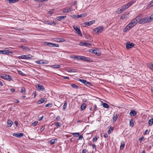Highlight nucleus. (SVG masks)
Instances as JSON below:
<instances>
[{
    "label": "nucleus",
    "mask_w": 153,
    "mask_h": 153,
    "mask_svg": "<svg viewBox=\"0 0 153 153\" xmlns=\"http://www.w3.org/2000/svg\"><path fill=\"white\" fill-rule=\"evenodd\" d=\"M82 138H83V137L82 135L79 136V138H78V139L79 140H81L82 139Z\"/></svg>",
    "instance_id": "nucleus-60"
},
{
    "label": "nucleus",
    "mask_w": 153,
    "mask_h": 153,
    "mask_svg": "<svg viewBox=\"0 0 153 153\" xmlns=\"http://www.w3.org/2000/svg\"><path fill=\"white\" fill-rule=\"evenodd\" d=\"M78 81L83 84H84L85 85L86 84V82H87V81L86 80H84V79H79L78 80Z\"/></svg>",
    "instance_id": "nucleus-33"
},
{
    "label": "nucleus",
    "mask_w": 153,
    "mask_h": 153,
    "mask_svg": "<svg viewBox=\"0 0 153 153\" xmlns=\"http://www.w3.org/2000/svg\"><path fill=\"white\" fill-rule=\"evenodd\" d=\"M23 134L22 133H17L13 134V135L16 137H21L23 135Z\"/></svg>",
    "instance_id": "nucleus-10"
},
{
    "label": "nucleus",
    "mask_w": 153,
    "mask_h": 153,
    "mask_svg": "<svg viewBox=\"0 0 153 153\" xmlns=\"http://www.w3.org/2000/svg\"><path fill=\"white\" fill-rule=\"evenodd\" d=\"M71 7H65L63 9L62 12L65 13H68L71 11Z\"/></svg>",
    "instance_id": "nucleus-9"
},
{
    "label": "nucleus",
    "mask_w": 153,
    "mask_h": 153,
    "mask_svg": "<svg viewBox=\"0 0 153 153\" xmlns=\"http://www.w3.org/2000/svg\"><path fill=\"white\" fill-rule=\"evenodd\" d=\"M86 150L85 149H83L82 152V153H86Z\"/></svg>",
    "instance_id": "nucleus-61"
},
{
    "label": "nucleus",
    "mask_w": 153,
    "mask_h": 153,
    "mask_svg": "<svg viewBox=\"0 0 153 153\" xmlns=\"http://www.w3.org/2000/svg\"><path fill=\"white\" fill-rule=\"evenodd\" d=\"M131 28H132L130 26V25L129 24L126 27L125 29L124 30V31H126V30H125V29H126L127 30H129Z\"/></svg>",
    "instance_id": "nucleus-30"
},
{
    "label": "nucleus",
    "mask_w": 153,
    "mask_h": 153,
    "mask_svg": "<svg viewBox=\"0 0 153 153\" xmlns=\"http://www.w3.org/2000/svg\"><path fill=\"white\" fill-rule=\"evenodd\" d=\"M113 129H114L113 127H112L111 126L109 130L108 131V134H110L111 132H112Z\"/></svg>",
    "instance_id": "nucleus-34"
},
{
    "label": "nucleus",
    "mask_w": 153,
    "mask_h": 153,
    "mask_svg": "<svg viewBox=\"0 0 153 153\" xmlns=\"http://www.w3.org/2000/svg\"><path fill=\"white\" fill-rule=\"evenodd\" d=\"M134 121L133 119H131L130 121V126L133 127L134 126Z\"/></svg>",
    "instance_id": "nucleus-36"
},
{
    "label": "nucleus",
    "mask_w": 153,
    "mask_h": 153,
    "mask_svg": "<svg viewBox=\"0 0 153 153\" xmlns=\"http://www.w3.org/2000/svg\"><path fill=\"white\" fill-rule=\"evenodd\" d=\"M97 137H95L93 139V141L94 142H95L97 141Z\"/></svg>",
    "instance_id": "nucleus-48"
},
{
    "label": "nucleus",
    "mask_w": 153,
    "mask_h": 153,
    "mask_svg": "<svg viewBox=\"0 0 153 153\" xmlns=\"http://www.w3.org/2000/svg\"><path fill=\"white\" fill-rule=\"evenodd\" d=\"M51 67L53 68H59L61 67V66L59 65H54L51 66Z\"/></svg>",
    "instance_id": "nucleus-25"
},
{
    "label": "nucleus",
    "mask_w": 153,
    "mask_h": 153,
    "mask_svg": "<svg viewBox=\"0 0 153 153\" xmlns=\"http://www.w3.org/2000/svg\"><path fill=\"white\" fill-rule=\"evenodd\" d=\"M55 125L57 126V127H60L61 126L60 124V123L59 122H57L55 123Z\"/></svg>",
    "instance_id": "nucleus-49"
},
{
    "label": "nucleus",
    "mask_w": 153,
    "mask_h": 153,
    "mask_svg": "<svg viewBox=\"0 0 153 153\" xmlns=\"http://www.w3.org/2000/svg\"><path fill=\"white\" fill-rule=\"evenodd\" d=\"M18 73H19V74H20L22 76H23L24 74L21 71H18Z\"/></svg>",
    "instance_id": "nucleus-52"
},
{
    "label": "nucleus",
    "mask_w": 153,
    "mask_h": 153,
    "mask_svg": "<svg viewBox=\"0 0 153 153\" xmlns=\"http://www.w3.org/2000/svg\"><path fill=\"white\" fill-rule=\"evenodd\" d=\"M85 85L89 87L91 86L92 85V84L90 82H86Z\"/></svg>",
    "instance_id": "nucleus-42"
},
{
    "label": "nucleus",
    "mask_w": 153,
    "mask_h": 153,
    "mask_svg": "<svg viewBox=\"0 0 153 153\" xmlns=\"http://www.w3.org/2000/svg\"><path fill=\"white\" fill-rule=\"evenodd\" d=\"M139 19V17H137L135 19L132 20L131 22L129 24L130 25V26L132 27L134 26L138 22V20Z\"/></svg>",
    "instance_id": "nucleus-2"
},
{
    "label": "nucleus",
    "mask_w": 153,
    "mask_h": 153,
    "mask_svg": "<svg viewBox=\"0 0 153 153\" xmlns=\"http://www.w3.org/2000/svg\"><path fill=\"white\" fill-rule=\"evenodd\" d=\"M73 28L76 31V33L78 34L79 36H82L81 31L79 28H78L77 27L74 26L73 27Z\"/></svg>",
    "instance_id": "nucleus-7"
},
{
    "label": "nucleus",
    "mask_w": 153,
    "mask_h": 153,
    "mask_svg": "<svg viewBox=\"0 0 153 153\" xmlns=\"http://www.w3.org/2000/svg\"><path fill=\"white\" fill-rule=\"evenodd\" d=\"M10 91L11 92H13L15 91V90L14 88H11L10 89Z\"/></svg>",
    "instance_id": "nucleus-59"
},
{
    "label": "nucleus",
    "mask_w": 153,
    "mask_h": 153,
    "mask_svg": "<svg viewBox=\"0 0 153 153\" xmlns=\"http://www.w3.org/2000/svg\"><path fill=\"white\" fill-rule=\"evenodd\" d=\"M38 123V121H35L32 124V125H33L34 126H35Z\"/></svg>",
    "instance_id": "nucleus-54"
},
{
    "label": "nucleus",
    "mask_w": 153,
    "mask_h": 153,
    "mask_svg": "<svg viewBox=\"0 0 153 153\" xmlns=\"http://www.w3.org/2000/svg\"><path fill=\"white\" fill-rule=\"evenodd\" d=\"M139 17V19L138 20V22L139 24H144L147 23L149 22H150L151 21L150 20L148 16L143 18V19H140V16H138Z\"/></svg>",
    "instance_id": "nucleus-1"
},
{
    "label": "nucleus",
    "mask_w": 153,
    "mask_h": 153,
    "mask_svg": "<svg viewBox=\"0 0 153 153\" xmlns=\"http://www.w3.org/2000/svg\"><path fill=\"white\" fill-rule=\"evenodd\" d=\"M46 23L47 24H48V25H52V22H51V21H47L46 22Z\"/></svg>",
    "instance_id": "nucleus-53"
},
{
    "label": "nucleus",
    "mask_w": 153,
    "mask_h": 153,
    "mask_svg": "<svg viewBox=\"0 0 153 153\" xmlns=\"http://www.w3.org/2000/svg\"><path fill=\"white\" fill-rule=\"evenodd\" d=\"M14 124L16 125V126H17L18 125V122L17 121H15L14 122Z\"/></svg>",
    "instance_id": "nucleus-64"
},
{
    "label": "nucleus",
    "mask_w": 153,
    "mask_h": 153,
    "mask_svg": "<svg viewBox=\"0 0 153 153\" xmlns=\"http://www.w3.org/2000/svg\"><path fill=\"white\" fill-rule=\"evenodd\" d=\"M46 45H49V46L50 47H58L59 46V45L53 43L48 42H46Z\"/></svg>",
    "instance_id": "nucleus-8"
},
{
    "label": "nucleus",
    "mask_w": 153,
    "mask_h": 153,
    "mask_svg": "<svg viewBox=\"0 0 153 153\" xmlns=\"http://www.w3.org/2000/svg\"><path fill=\"white\" fill-rule=\"evenodd\" d=\"M136 111L134 110H131L130 111V115L131 116H134L136 115Z\"/></svg>",
    "instance_id": "nucleus-18"
},
{
    "label": "nucleus",
    "mask_w": 153,
    "mask_h": 153,
    "mask_svg": "<svg viewBox=\"0 0 153 153\" xmlns=\"http://www.w3.org/2000/svg\"><path fill=\"white\" fill-rule=\"evenodd\" d=\"M92 51V53L97 56H99L100 55V53L98 52V49H95L94 50L91 49Z\"/></svg>",
    "instance_id": "nucleus-15"
},
{
    "label": "nucleus",
    "mask_w": 153,
    "mask_h": 153,
    "mask_svg": "<svg viewBox=\"0 0 153 153\" xmlns=\"http://www.w3.org/2000/svg\"><path fill=\"white\" fill-rule=\"evenodd\" d=\"M1 77L2 78L4 79L7 80L9 81H10L12 79L11 76L8 75H3L1 76Z\"/></svg>",
    "instance_id": "nucleus-6"
},
{
    "label": "nucleus",
    "mask_w": 153,
    "mask_h": 153,
    "mask_svg": "<svg viewBox=\"0 0 153 153\" xmlns=\"http://www.w3.org/2000/svg\"><path fill=\"white\" fill-rule=\"evenodd\" d=\"M38 88L39 90L43 91L45 89L44 87L42 85H38Z\"/></svg>",
    "instance_id": "nucleus-22"
},
{
    "label": "nucleus",
    "mask_w": 153,
    "mask_h": 153,
    "mask_svg": "<svg viewBox=\"0 0 153 153\" xmlns=\"http://www.w3.org/2000/svg\"><path fill=\"white\" fill-rule=\"evenodd\" d=\"M60 116H58L56 117V119H55V120H59L60 119Z\"/></svg>",
    "instance_id": "nucleus-57"
},
{
    "label": "nucleus",
    "mask_w": 153,
    "mask_h": 153,
    "mask_svg": "<svg viewBox=\"0 0 153 153\" xmlns=\"http://www.w3.org/2000/svg\"><path fill=\"white\" fill-rule=\"evenodd\" d=\"M48 63V61L47 60H45V62H43L41 63V64H47Z\"/></svg>",
    "instance_id": "nucleus-51"
},
{
    "label": "nucleus",
    "mask_w": 153,
    "mask_h": 153,
    "mask_svg": "<svg viewBox=\"0 0 153 153\" xmlns=\"http://www.w3.org/2000/svg\"><path fill=\"white\" fill-rule=\"evenodd\" d=\"M84 56H77V59L78 60H83Z\"/></svg>",
    "instance_id": "nucleus-45"
},
{
    "label": "nucleus",
    "mask_w": 153,
    "mask_h": 153,
    "mask_svg": "<svg viewBox=\"0 0 153 153\" xmlns=\"http://www.w3.org/2000/svg\"><path fill=\"white\" fill-rule=\"evenodd\" d=\"M127 7L125 5L122 7L121 9L120 10V12L119 13H121L124 11L126 9H128Z\"/></svg>",
    "instance_id": "nucleus-12"
},
{
    "label": "nucleus",
    "mask_w": 153,
    "mask_h": 153,
    "mask_svg": "<svg viewBox=\"0 0 153 153\" xmlns=\"http://www.w3.org/2000/svg\"><path fill=\"white\" fill-rule=\"evenodd\" d=\"M83 45H84V46H85L86 47H88L89 46H91V44H90V43L86 42H84V43L83 44Z\"/></svg>",
    "instance_id": "nucleus-40"
},
{
    "label": "nucleus",
    "mask_w": 153,
    "mask_h": 153,
    "mask_svg": "<svg viewBox=\"0 0 153 153\" xmlns=\"http://www.w3.org/2000/svg\"><path fill=\"white\" fill-rule=\"evenodd\" d=\"M54 10L55 9H51V10L49 11L48 12V14L50 15H49V16H51Z\"/></svg>",
    "instance_id": "nucleus-37"
},
{
    "label": "nucleus",
    "mask_w": 153,
    "mask_h": 153,
    "mask_svg": "<svg viewBox=\"0 0 153 153\" xmlns=\"http://www.w3.org/2000/svg\"><path fill=\"white\" fill-rule=\"evenodd\" d=\"M19 47L20 48H22V49L24 50H25L27 51H30V49L29 48L25 46L22 45L21 46H20Z\"/></svg>",
    "instance_id": "nucleus-17"
},
{
    "label": "nucleus",
    "mask_w": 153,
    "mask_h": 153,
    "mask_svg": "<svg viewBox=\"0 0 153 153\" xmlns=\"http://www.w3.org/2000/svg\"><path fill=\"white\" fill-rule=\"evenodd\" d=\"M95 22V21L94 20H93L90 21L85 22L84 23V24L86 26L87 25L88 26L92 25Z\"/></svg>",
    "instance_id": "nucleus-11"
},
{
    "label": "nucleus",
    "mask_w": 153,
    "mask_h": 153,
    "mask_svg": "<svg viewBox=\"0 0 153 153\" xmlns=\"http://www.w3.org/2000/svg\"><path fill=\"white\" fill-rule=\"evenodd\" d=\"M45 102V100L43 98H42L40 100L38 101V104H40L44 103Z\"/></svg>",
    "instance_id": "nucleus-31"
},
{
    "label": "nucleus",
    "mask_w": 153,
    "mask_h": 153,
    "mask_svg": "<svg viewBox=\"0 0 153 153\" xmlns=\"http://www.w3.org/2000/svg\"><path fill=\"white\" fill-rule=\"evenodd\" d=\"M103 137L105 138H107L108 137V135L107 134H104L103 135Z\"/></svg>",
    "instance_id": "nucleus-63"
},
{
    "label": "nucleus",
    "mask_w": 153,
    "mask_h": 153,
    "mask_svg": "<svg viewBox=\"0 0 153 153\" xmlns=\"http://www.w3.org/2000/svg\"><path fill=\"white\" fill-rule=\"evenodd\" d=\"M33 56L31 54H29L27 55H25L19 56L18 58L19 59H31Z\"/></svg>",
    "instance_id": "nucleus-3"
},
{
    "label": "nucleus",
    "mask_w": 153,
    "mask_h": 153,
    "mask_svg": "<svg viewBox=\"0 0 153 153\" xmlns=\"http://www.w3.org/2000/svg\"><path fill=\"white\" fill-rule=\"evenodd\" d=\"M10 4L13 3L18 2L19 0H6Z\"/></svg>",
    "instance_id": "nucleus-23"
},
{
    "label": "nucleus",
    "mask_w": 153,
    "mask_h": 153,
    "mask_svg": "<svg viewBox=\"0 0 153 153\" xmlns=\"http://www.w3.org/2000/svg\"><path fill=\"white\" fill-rule=\"evenodd\" d=\"M103 28L104 27L103 26H101L95 28L94 29V30L96 33L99 34L102 32L103 29Z\"/></svg>",
    "instance_id": "nucleus-4"
},
{
    "label": "nucleus",
    "mask_w": 153,
    "mask_h": 153,
    "mask_svg": "<svg viewBox=\"0 0 153 153\" xmlns=\"http://www.w3.org/2000/svg\"><path fill=\"white\" fill-rule=\"evenodd\" d=\"M83 60L88 62H91V61L92 60L89 58L84 56Z\"/></svg>",
    "instance_id": "nucleus-20"
},
{
    "label": "nucleus",
    "mask_w": 153,
    "mask_h": 153,
    "mask_svg": "<svg viewBox=\"0 0 153 153\" xmlns=\"http://www.w3.org/2000/svg\"><path fill=\"white\" fill-rule=\"evenodd\" d=\"M67 102H65L64 103V105L63 106V109L65 110L66 107H67Z\"/></svg>",
    "instance_id": "nucleus-47"
},
{
    "label": "nucleus",
    "mask_w": 153,
    "mask_h": 153,
    "mask_svg": "<svg viewBox=\"0 0 153 153\" xmlns=\"http://www.w3.org/2000/svg\"><path fill=\"white\" fill-rule=\"evenodd\" d=\"M72 134L74 137H78L79 135V133H73Z\"/></svg>",
    "instance_id": "nucleus-43"
},
{
    "label": "nucleus",
    "mask_w": 153,
    "mask_h": 153,
    "mask_svg": "<svg viewBox=\"0 0 153 153\" xmlns=\"http://www.w3.org/2000/svg\"><path fill=\"white\" fill-rule=\"evenodd\" d=\"M20 41L22 42H27V40L24 38H21L20 39Z\"/></svg>",
    "instance_id": "nucleus-44"
},
{
    "label": "nucleus",
    "mask_w": 153,
    "mask_h": 153,
    "mask_svg": "<svg viewBox=\"0 0 153 153\" xmlns=\"http://www.w3.org/2000/svg\"><path fill=\"white\" fill-rule=\"evenodd\" d=\"M128 17L126 14H123L121 16L120 19H126Z\"/></svg>",
    "instance_id": "nucleus-28"
},
{
    "label": "nucleus",
    "mask_w": 153,
    "mask_h": 153,
    "mask_svg": "<svg viewBox=\"0 0 153 153\" xmlns=\"http://www.w3.org/2000/svg\"><path fill=\"white\" fill-rule=\"evenodd\" d=\"M118 118V116L117 114H115V115L114 116V117L113 118V121L114 122H115L117 120V118Z\"/></svg>",
    "instance_id": "nucleus-38"
},
{
    "label": "nucleus",
    "mask_w": 153,
    "mask_h": 153,
    "mask_svg": "<svg viewBox=\"0 0 153 153\" xmlns=\"http://www.w3.org/2000/svg\"><path fill=\"white\" fill-rule=\"evenodd\" d=\"M134 44L132 43H130V42H128L126 43V48L127 49H129L132 48L134 46Z\"/></svg>",
    "instance_id": "nucleus-5"
},
{
    "label": "nucleus",
    "mask_w": 153,
    "mask_h": 153,
    "mask_svg": "<svg viewBox=\"0 0 153 153\" xmlns=\"http://www.w3.org/2000/svg\"><path fill=\"white\" fill-rule=\"evenodd\" d=\"M144 138V137L143 136H142V137L139 138V140L140 141V142H141Z\"/></svg>",
    "instance_id": "nucleus-55"
},
{
    "label": "nucleus",
    "mask_w": 153,
    "mask_h": 153,
    "mask_svg": "<svg viewBox=\"0 0 153 153\" xmlns=\"http://www.w3.org/2000/svg\"><path fill=\"white\" fill-rule=\"evenodd\" d=\"M148 124L149 126H151L153 124V118L149 120L148 121Z\"/></svg>",
    "instance_id": "nucleus-27"
},
{
    "label": "nucleus",
    "mask_w": 153,
    "mask_h": 153,
    "mask_svg": "<svg viewBox=\"0 0 153 153\" xmlns=\"http://www.w3.org/2000/svg\"><path fill=\"white\" fill-rule=\"evenodd\" d=\"M86 105L85 103H83L82 104L81 106V109L82 111L84 110L86 108Z\"/></svg>",
    "instance_id": "nucleus-29"
},
{
    "label": "nucleus",
    "mask_w": 153,
    "mask_h": 153,
    "mask_svg": "<svg viewBox=\"0 0 153 153\" xmlns=\"http://www.w3.org/2000/svg\"><path fill=\"white\" fill-rule=\"evenodd\" d=\"M13 124L12 121L10 120H8L7 122V126L8 127H11Z\"/></svg>",
    "instance_id": "nucleus-21"
},
{
    "label": "nucleus",
    "mask_w": 153,
    "mask_h": 153,
    "mask_svg": "<svg viewBox=\"0 0 153 153\" xmlns=\"http://www.w3.org/2000/svg\"><path fill=\"white\" fill-rule=\"evenodd\" d=\"M78 15H73V18H78Z\"/></svg>",
    "instance_id": "nucleus-56"
},
{
    "label": "nucleus",
    "mask_w": 153,
    "mask_h": 153,
    "mask_svg": "<svg viewBox=\"0 0 153 153\" xmlns=\"http://www.w3.org/2000/svg\"><path fill=\"white\" fill-rule=\"evenodd\" d=\"M135 2V1L134 0H132L128 3L126 4V5L127 7L128 8L131 6Z\"/></svg>",
    "instance_id": "nucleus-13"
},
{
    "label": "nucleus",
    "mask_w": 153,
    "mask_h": 153,
    "mask_svg": "<svg viewBox=\"0 0 153 153\" xmlns=\"http://www.w3.org/2000/svg\"><path fill=\"white\" fill-rule=\"evenodd\" d=\"M83 16V14H81L79 15H78V18H80V17H82Z\"/></svg>",
    "instance_id": "nucleus-62"
},
{
    "label": "nucleus",
    "mask_w": 153,
    "mask_h": 153,
    "mask_svg": "<svg viewBox=\"0 0 153 153\" xmlns=\"http://www.w3.org/2000/svg\"><path fill=\"white\" fill-rule=\"evenodd\" d=\"M56 41L57 42H64L65 41V40L64 39L58 38L56 39Z\"/></svg>",
    "instance_id": "nucleus-24"
},
{
    "label": "nucleus",
    "mask_w": 153,
    "mask_h": 153,
    "mask_svg": "<svg viewBox=\"0 0 153 153\" xmlns=\"http://www.w3.org/2000/svg\"><path fill=\"white\" fill-rule=\"evenodd\" d=\"M147 66L150 70L153 71V64L151 63H149L147 64Z\"/></svg>",
    "instance_id": "nucleus-14"
},
{
    "label": "nucleus",
    "mask_w": 153,
    "mask_h": 153,
    "mask_svg": "<svg viewBox=\"0 0 153 153\" xmlns=\"http://www.w3.org/2000/svg\"><path fill=\"white\" fill-rule=\"evenodd\" d=\"M103 106L104 107L106 108H109L108 105L105 103H103Z\"/></svg>",
    "instance_id": "nucleus-41"
},
{
    "label": "nucleus",
    "mask_w": 153,
    "mask_h": 153,
    "mask_svg": "<svg viewBox=\"0 0 153 153\" xmlns=\"http://www.w3.org/2000/svg\"><path fill=\"white\" fill-rule=\"evenodd\" d=\"M71 85L73 88L76 89L78 88L79 87L78 86L75 84H72Z\"/></svg>",
    "instance_id": "nucleus-35"
},
{
    "label": "nucleus",
    "mask_w": 153,
    "mask_h": 153,
    "mask_svg": "<svg viewBox=\"0 0 153 153\" xmlns=\"http://www.w3.org/2000/svg\"><path fill=\"white\" fill-rule=\"evenodd\" d=\"M66 17V16H58L56 18L57 20L58 21H60L61 20H63L65 19Z\"/></svg>",
    "instance_id": "nucleus-16"
},
{
    "label": "nucleus",
    "mask_w": 153,
    "mask_h": 153,
    "mask_svg": "<svg viewBox=\"0 0 153 153\" xmlns=\"http://www.w3.org/2000/svg\"><path fill=\"white\" fill-rule=\"evenodd\" d=\"M57 139H52L51 140L50 142V143L51 144H54V143H55V140H56Z\"/></svg>",
    "instance_id": "nucleus-46"
},
{
    "label": "nucleus",
    "mask_w": 153,
    "mask_h": 153,
    "mask_svg": "<svg viewBox=\"0 0 153 153\" xmlns=\"http://www.w3.org/2000/svg\"><path fill=\"white\" fill-rule=\"evenodd\" d=\"M125 143L124 142H122L121 143V145L120 146V149H122L124 147Z\"/></svg>",
    "instance_id": "nucleus-32"
},
{
    "label": "nucleus",
    "mask_w": 153,
    "mask_h": 153,
    "mask_svg": "<svg viewBox=\"0 0 153 153\" xmlns=\"http://www.w3.org/2000/svg\"><path fill=\"white\" fill-rule=\"evenodd\" d=\"M149 18V19L151 21V20H153V14H152L151 16H148Z\"/></svg>",
    "instance_id": "nucleus-50"
},
{
    "label": "nucleus",
    "mask_w": 153,
    "mask_h": 153,
    "mask_svg": "<svg viewBox=\"0 0 153 153\" xmlns=\"http://www.w3.org/2000/svg\"><path fill=\"white\" fill-rule=\"evenodd\" d=\"M67 71L69 72H76V70L74 69H70L69 70H67Z\"/></svg>",
    "instance_id": "nucleus-26"
},
{
    "label": "nucleus",
    "mask_w": 153,
    "mask_h": 153,
    "mask_svg": "<svg viewBox=\"0 0 153 153\" xmlns=\"http://www.w3.org/2000/svg\"><path fill=\"white\" fill-rule=\"evenodd\" d=\"M25 89L24 87L22 88L21 90V92L23 94H24L25 93Z\"/></svg>",
    "instance_id": "nucleus-39"
},
{
    "label": "nucleus",
    "mask_w": 153,
    "mask_h": 153,
    "mask_svg": "<svg viewBox=\"0 0 153 153\" xmlns=\"http://www.w3.org/2000/svg\"><path fill=\"white\" fill-rule=\"evenodd\" d=\"M35 62L38 64H41V63L40 62V61L38 60H37L35 61Z\"/></svg>",
    "instance_id": "nucleus-58"
},
{
    "label": "nucleus",
    "mask_w": 153,
    "mask_h": 153,
    "mask_svg": "<svg viewBox=\"0 0 153 153\" xmlns=\"http://www.w3.org/2000/svg\"><path fill=\"white\" fill-rule=\"evenodd\" d=\"M3 54L8 55L10 54L13 53V52L11 51H9L7 50H3Z\"/></svg>",
    "instance_id": "nucleus-19"
}]
</instances>
